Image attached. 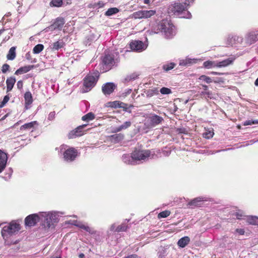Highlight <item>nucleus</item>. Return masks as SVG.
Instances as JSON below:
<instances>
[{
	"label": "nucleus",
	"instance_id": "obj_30",
	"mask_svg": "<svg viewBox=\"0 0 258 258\" xmlns=\"http://www.w3.org/2000/svg\"><path fill=\"white\" fill-rule=\"evenodd\" d=\"M144 19L151 18L156 14L155 10H143Z\"/></svg>",
	"mask_w": 258,
	"mask_h": 258
},
{
	"label": "nucleus",
	"instance_id": "obj_51",
	"mask_svg": "<svg viewBox=\"0 0 258 258\" xmlns=\"http://www.w3.org/2000/svg\"><path fill=\"white\" fill-rule=\"evenodd\" d=\"M112 104L114 107H123L122 105H125V103L117 101L113 102Z\"/></svg>",
	"mask_w": 258,
	"mask_h": 258
},
{
	"label": "nucleus",
	"instance_id": "obj_35",
	"mask_svg": "<svg viewBox=\"0 0 258 258\" xmlns=\"http://www.w3.org/2000/svg\"><path fill=\"white\" fill-rule=\"evenodd\" d=\"M95 118V115L92 112H89L87 114L84 115L82 117V119L85 121H89L92 120Z\"/></svg>",
	"mask_w": 258,
	"mask_h": 258
},
{
	"label": "nucleus",
	"instance_id": "obj_21",
	"mask_svg": "<svg viewBox=\"0 0 258 258\" xmlns=\"http://www.w3.org/2000/svg\"><path fill=\"white\" fill-rule=\"evenodd\" d=\"M24 99L25 101V108L28 109L33 102L32 96L30 92H26L24 94Z\"/></svg>",
	"mask_w": 258,
	"mask_h": 258
},
{
	"label": "nucleus",
	"instance_id": "obj_55",
	"mask_svg": "<svg viewBox=\"0 0 258 258\" xmlns=\"http://www.w3.org/2000/svg\"><path fill=\"white\" fill-rule=\"evenodd\" d=\"M132 90L131 89H127L124 92L122 93V95L123 97L126 96L128 94L131 93Z\"/></svg>",
	"mask_w": 258,
	"mask_h": 258
},
{
	"label": "nucleus",
	"instance_id": "obj_20",
	"mask_svg": "<svg viewBox=\"0 0 258 258\" xmlns=\"http://www.w3.org/2000/svg\"><path fill=\"white\" fill-rule=\"evenodd\" d=\"M131 125L132 122L130 121H126L120 126L114 127L113 128V132L117 133L121 131L125 130L130 127Z\"/></svg>",
	"mask_w": 258,
	"mask_h": 258
},
{
	"label": "nucleus",
	"instance_id": "obj_56",
	"mask_svg": "<svg viewBox=\"0 0 258 258\" xmlns=\"http://www.w3.org/2000/svg\"><path fill=\"white\" fill-rule=\"evenodd\" d=\"M235 232L238 233L239 235H243L245 233V231L243 229H236L235 230Z\"/></svg>",
	"mask_w": 258,
	"mask_h": 258
},
{
	"label": "nucleus",
	"instance_id": "obj_63",
	"mask_svg": "<svg viewBox=\"0 0 258 258\" xmlns=\"http://www.w3.org/2000/svg\"><path fill=\"white\" fill-rule=\"evenodd\" d=\"M211 74H213V75H218L219 74L217 72H212L211 73Z\"/></svg>",
	"mask_w": 258,
	"mask_h": 258
},
{
	"label": "nucleus",
	"instance_id": "obj_54",
	"mask_svg": "<svg viewBox=\"0 0 258 258\" xmlns=\"http://www.w3.org/2000/svg\"><path fill=\"white\" fill-rule=\"evenodd\" d=\"M23 86V83L22 81L20 80V81H18V82L17 83V87L18 89H19V90L22 89Z\"/></svg>",
	"mask_w": 258,
	"mask_h": 258
},
{
	"label": "nucleus",
	"instance_id": "obj_37",
	"mask_svg": "<svg viewBox=\"0 0 258 258\" xmlns=\"http://www.w3.org/2000/svg\"><path fill=\"white\" fill-rule=\"evenodd\" d=\"M132 17L133 18L135 19H144V15H143V10L139 11L134 12L132 14Z\"/></svg>",
	"mask_w": 258,
	"mask_h": 258
},
{
	"label": "nucleus",
	"instance_id": "obj_32",
	"mask_svg": "<svg viewBox=\"0 0 258 258\" xmlns=\"http://www.w3.org/2000/svg\"><path fill=\"white\" fill-rule=\"evenodd\" d=\"M64 43L62 40H58L55 42H54L52 44V49L53 50H58L63 46Z\"/></svg>",
	"mask_w": 258,
	"mask_h": 258
},
{
	"label": "nucleus",
	"instance_id": "obj_45",
	"mask_svg": "<svg viewBox=\"0 0 258 258\" xmlns=\"http://www.w3.org/2000/svg\"><path fill=\"white\" fill-rule=\"evenodd\" d=\"M235 215L238 219H243L244 218V217H246L244 212L240 210H238L237 212H236L235 214Z\"/></svg>",
	"mask_w": 258,
	"mask_h": 258
},
{
	"label": "nucleus",
	"instance_id": "obj_15",
	"mask_svg": "<svg viewBox=\"0 0 258 258\" xmlns=\"http://www.w3.org/2000/svg\"><path fill=\"white\" fill-rule=\"evenodd\" d=\"M116 87V86L113 83H106L102 86V91L104 95H110L114 91Z\"/></svg>",
	"mask_w": 258,
	"mask_h": 258
},
{
	"label": "nucleus",
	"instance_id": "obj_58",
	"mask_svg": "<svg viewBox=\"0 0 258 258\" xmlns=\"http://www.w3.org/2000/svg\"><path fill=\"white\" fill-rule=\"evenodd\" d=\"M202 87L204 88V90L208 91V86L205 85H202Z\"/></svg>",
	"mask_w": 258,
	"mask_h": 258
},
{
	"label": "nucleus",
	"instance_id": "obj_33",
	"mask_svg": "<svg viewBox=\"0 0 258 258\" xmlns=\"http://www.w3.org/2000/svg\"><path fill=\"white\" fill-rule=\"evenodd\" d=\"M139 76V74L134 73L127 75L124 79L125 82H130L136 79Z\"/></svg>",
	"mask_w": 258,
	"mask_h": 258
},
{
	"label": "nucleus",
	"instance_id": "obj_26",
	"mask_svg": "<svg viewBox=\"0 0 258 258\" xmlns=\"http://www.w3.org/2000/svg\"><path fill=\"white\" fill-rule=\"evenodd\" d=\"M196 62V59L189 58H186L184 59H181L179 61V65L182 66H188L191 64Z\"/></svg>",
	"mask_w": 258,
	"mask_h": 258
},
{
	"label": "nucleus",
	"instance_id": "obj_28",
	"mask_svg": "<svg viewBox=\"0 0 258 258\" xmlns=\"http://www.w3.org/2000/svg\"><path fill=\"white\" fill-rule=\"evenodd\" d=\"M124 138V135L122 134H114L110 137L111 141L114 143H118Z\"/></svg>",
	"mask_w": 258,
	"mask_h": 258
},
{
	"label": "nucleus",
	"instance_id": "obj_53",
	"mask_svg": "<svg viewBox=\"0 0 258 258\" xmlns=\"http://www.w3.org/2000/svg\"><path fill=\"white\" fill-rule=\"evenodd\" d=\"M55 114L54 111L51 112L48 115V119L50 120H52L55 117Z\"/></svg>",
	"mask_w": 258,
	"mask_h": 258
},
{
	"label": "nucleus",
	"instance_id": "obj_2",
	"mask_svg": "<svg viewBox=\"0 0 258 258\" xmlns=\"http://www.w3.org/2000/svg\"><path fill=\"white\" fill-rule=\"evenodd\" d=\"M157 29L167 39L172 38L175 35L174 26L167 20H163L158 25Z\"/></svg>",
	"mask_w": 258,
	"mask_h": 258
},
{
	"label": "nucleus",
	"instance_id": "obj_49",
	"mask_svg": "<svg viewBox=\"0 0 258 258\" xmlns=\"http://www.w3.org/2000/svg\"><path fill=\"white\" fill-rule=\"evenodd\" d=\"M204 137L206 139H210L213 137L214 133L213 132L209 131L204 134Z\"/></svg>",
	"mask_w": 258,
	"mask_h": 258
},
{
	"label": "nucleus",
	"instance_id": "obj_41",
	"mask_svg": "<svg viewBox=\"0 0 258 258\" xmlns=\"http://www.w3.org/2000/svg\"><path fill=\"white\" fill-rule=\"evenodd\" d=\"M199 79L201 81H204L207 83H210L212 82V79L207 76L202 75L199 78Z\"/></svg>",
	"mask_w": 258,
	"mask_h": 258
},
{
	"label": "nucleus",
	"instance_id": "obj_61",
	"mask_svg": "<svg viewBox=\"0 0 258 258\" xmlns=\"http://www.w3.org/2000/svg\"><path fill=\"white\" fill-rule=\"evenodd\" d=\"M144 2L146 4H149L150 2V0H144Z\"/></svg>",
	"mask_w": 258,
	"mask_h": 258
},
{
	"label": "nucleus",
	"instance_id": "obj_57",
	"mask_svg": "<svg viewBox=\"0 0 258 258\" xmlns=\"http://www.w3.org/2000/svg\"><path fill=\"white\" fill-rule=\"evenodd\" d=\"M25 57H26V58L28 60H31V54L29 52H27L26 54V55H25Z\"/></svg>",
	"mask_w": 258,
	"mask_h": 258
},
{
	"label": "nucleus",
	"instance_id": "obj_36",
	"mask_svg": "<svg viewBox=\"0 0 258 258\" xmlns=\"http://www.w3.org/2000/svg\"><path fill=\"white\" fill-rule=\"evenodd\" d=\"M247 222L252 225H258V217L255 216H249L247 217Z\"/></svg>",
	"mask_w": 258,
	"mask_h": 258
},
{
	"label": "nucleus",
	"instance_id": "obj_18",
	"mask_svg": "<svg viewBox=\"0 0 258 258\" xmlns=\"http://www.w3.org/2000/svg\"><path fill=\"white\" fill-rule=\"evenodd\" d=\"M257 39V35L254 32H250L247 34L245 40L246 43L251 44L256 41Z\"/></svg>",
	"mask_w": 258,
	"mask_h": 258
},
{
	"label": "nucleus",
	"instance_id": "obj_34",
	"mask_svg": "<svg viewBox=\"0 0 258 258\" xmlns=\"http://www.w3.org/2000/svg\"><path fill=\"white\" fill-rule=\"evenodd\" d=\"M159 93L158 88H154L152 89H149L147 91L146 94L148 97H151L155 95H157Z\"/></svg>",
	"mask_w": 258,
	"mask_h": 258
},
{
	"label": "nucleus",
	"instance_id": "obj_5",
	"mask_svg": "<svg viewBox=\"0 0 258 258\" xmlns=\"http://www.w3.org/2000/svg\"><path fill=\"white\" fill-rule=\"evenodd\" d=\"M163 117L155 114H151L145 119L144 125L147 128H152L163 121Z\"/></svg>",
	"mask_w": 258,
	"mask_h": 258
},
{
	"label": "nucleus",
	"instance_id": "obj_62",
	"mask_svg": "<svg viewBox=\"0 0 258 258\" xmlns=\"http://www.w3.org/2000/svg\"><path fill=\"white\" fill-rule=\"evenodd\" d=\"M84 256H85V255H84V254L83 253H80V254H79V257L80 258H83V257H84Z\"/></svg>",
	"mask_w": 258,
	"mask_h": 258
},
{
	"label": "nucleus",
	"instance_id": "obj_60",
	"mask_svg": "<svg viewBox=\"0 0 258 258\" xmlns=\"http://www.w3.org/2000/svg\"><path fill=\"white\" fill-rule=\"evenodd\" d=\"M254 85L256 86H258V78L256 79V80L254 82Z\"/></svg>",
	"mask_w": 258,
	"mask_h": 258
},
{
	"label": "nucleus",
	"instance_id": "obj_38",
	"mask_svg": "<svg viewBox=\"0 0 258 258\" xmlns=\"http://www.w3.org/2000/svg\"><path fill=\"white\" fill-rule=\"evenodd\" d=\"M44 46L41 44H38L34 46L33 49V52L35 54H38L43 50Z\"/></svg>",
	"mask_w": 258,
	"mask_h": 258
},
{
	"label": "nucleus",
	"instance_id": "obj_17",
	"mask_svg": "<svg viewBox=\"0 0 258 258\" xmlns=\"http://www.w3.org/2000/svg\"><path fill=\"white\" fill-rule=\"evenodd\" d=\"M8 161L7 154L0 150V173L4 170Z\"/></svg>",
	"mask_w": 258,
	"mask_h": 258
},
{
	"label": "nucleus",
	"instance_id": "obj_6",
	"mask_svg": "<svg viewBox=\"0 0 258 258\" xmlns=\"http://www.w3.org/2000/svg\"><path fill=\"white\" fill-rule=\"evenodd\" d=\"M20 229V225L16 222H12L9 225L5 226L2 230V235L4 238L7 235H11L18 232Z\"/></svg>",
	"mask_w": 258,
	"mask_h": 258
},
{
	"label": "nucleus",
	"instance_id": "obj_3",
	"mask_svg": "<svg viewBox=\"0 0 258 258\" xmlns=\"http://www.w3.org/2000/svg\"><path fill=\"white\" fill-rule=\"evenodd\" d=\"M41 217L43 220L42 226L45 229H49L53 224V223L58 221V215L55 212H42Z\"/></svg>",
	"mask_w": 258,
	"mask_h": 258
},
{
	"label": "nucleus",
	"instance_id": "obj_7",
	"mask_svg": "<svg viewBox=\"0 0 258 258\" xmlns=\"http://www.w3.org/2000/svg\"><path fill=\"white\" fill-rule=\"evenodd\" d=\"M150 154L151 152L148 150H135L133 152V158L137 164L138 161H145L150 156Z\"/></svg>",
	"mask_w": 258,
	"mask_h": 258
},
{
	"label": "nucleus",
	"instance_id": "obj_64",
	"mask_svg": "<svg viewBox=\"0 0 258 258\" xmlns=\"http://www.w3.org/2000/svg\"><path fill=\"white\" fill-rule=\"evenodd\" d=\"M4 31V29L0 30V35L3 33Z\"/></svg>",
	"mask_w": 258,
	"mask_h": 258
},
{
	"label": "nucleus",
	"instance_id": "obj_19",
	"mask_svg": "<svg viewBox=\"0 0 258 258\" xmlns=\"http://www.w3.org/2000/svg\"><path fill=\"white\" fill-rule=\"evenodd\" d=\"M16 80L14 77H10L7 78L6 80L7 92L11 91L16 83Z\"/></svg>",
	"mask_w": 258,
	"mask_h": 258
},
{
	"label": "nucleus",
	"instance_id": "obj_27",
	"mask_svg": "<svg viewBox=\"0 0 258 258\" xmlns=\"http://www.w3.org/2000/svg\"><path fill=\"white\" fill-rule=\"evenodd\" d=\"M233 61V59L231 58H228L226 59L221 61H217L218 68L225 67L231 64Z\"/></svg>",
	"mask_w": 258,
	"mask_h": 258
},
{
	"label": "nucleus",
	"instance_id": "obj_12",
	"mask_svg": "<svg viewBox=\"0 0 258 258\" xmlns=\"http://www.w3.org/2000/svg\"><path fill=\"white\" fill-rule=\"evenodd\" d=\"M102 63L106 67V68L103 70V72L110 70L115 64L113 56L110 54L106 55L102 59Z\"/></svg>",
	"mask_w": 258,
	"mask_h": 258
},
{
	"label": "nucleus",
	"instance_id": "obj_39",
	"mask_svg": "<svg viewBox=\"0 0 258 258\" xmlns=\"http://www.w3.org/2000/svg\"><path fill=\"white\" fill-rule=\"evenodd\" d=\"M118 11V9L116 8H110L106 12L105 15L110 16L113 14H116Z\"/></svg>",
	"mask_w": 258,
	"mask_h": 258
},
{
	"label": "nucleus",
	"instance_id": "obj_29",
	"mask_svg": "<svg viewBox=\"0 0 258 258\" xmlns=\"http://www.w3.org/2000/svg\"><path fill=\"white\" fill-rule=\"evenodd\" d=\"M203 66L205 68L211 69L214 67H218L217 61L208 60L204 62Z\"/></svg>",
	"mask_w": 258,
	"mask_h": 258
},
{
	"label": "nucleus",
	"instance_id": "obj_4",
	"mask_svg": "<svg viewBox=\"0 0 258 258\" xmlns=\"http://www.w3.org/2000/svg\"><path fill=\"white\" fill-rule=\"evenodd\" d=\"M99 77L98 72L94 73L93 75L89 74L84 79V88L82 93L88 92L95 85Z\"/></svg>",
	"mask_w": 258,
	"mask_h": 258
},
{
	"label": "nucleus",
	"instance_id": "obj_24",
	"mask_svg": "<svg viewBox=\"0 0 258 258\" xmlns=\"http://www.w3.org/2000/svg\"><path fill=\"white\" fill-rule=\"evenodd\" d=\"M190 242V238L188 236H184L179 239L177 245L181 248L185 247Z\"/></svg>",
	"mask_w": 258,
	"mask_h": 258
},
{
	"label": "nucleus",
	"instance_id": "obj_14",
	"mask_svg": "<svg viewBox=\"0 0 258 258\" xmlns=\"http://www.w3.org/2000/svg\"><path fill=\"white\" fill-rule=\"evenodd\" d=\"M210 199L207 197H198L189 202L187 206L191 208H194L196 207H200L202 205V202L204 201H208Z\"/></svg>",
	"mask_w": 258,
	"mask_h": 258
},
{
	"label": "nucleus",
	"instance_id": "obj_1",
	"mask_svg": "<svg viewBox=\"0 0 258 258\" xmlns=\"http://www.w3.org/2000/svg\"><path fill=\"white\" fill-rule=\"evenodd\" d=\"M188 5L186 3H175L170 5L168 13L180 18L190 19L191 14L187 11Z\"/></svg>",
	"mask_w": 258,
	"mask_h": 258
},
{
	"label": "nucleus",
	"instance_id": "obj_9",
	"mask_svg": "<svg viewBox=\"0 0 258 258\" xmlns=\"http://www.w3.org/2000/svg\"><path fill=\"white\" fill-rule=\"evenodd\" d=\"M78 156V152L74 148H70L63 153L64 160L67 162L74 161Z\"/></svg>",
	"mask_w": 258,
	"mask_h": 258
},
{
	"label": "nucleus",
	"instance_id": "obj_43",
	"mask_svg": "<svg viewBox=\"0 0 258 258\" xmlns=\"http://www.w3.org/2000/svg\"><path fill=\"white\" fill-rule=\"evenodd\" d=\"M170 214V212L169 211H168V210H165V211H164L163 212H160L158 215V217L159 218H166L168 216H169Z\"/></svg>",
	"mask_w": 258,
	"mask_h": 258
},
{
	"label": "nucleus",
	"instance_id": "obj_23",
	"mask_svg": "<svg viewBox=\"0 0 258 258\" xmlns=\"http://www.w3.org/2000/svg\"><path fill=\"white\" fill-rule=\"evenodd\" d=\"M122 160L123 162L127 164L135 165L136 164L134 159L133 158V153L131 156L127 154H124L122 156Z\"/></svg>",
	"mask_w": 258,
	"mask_h": 258
},
{
	"label": "nucleus",
	"instance_id": "obj_10",
	"mask_svg": "<svg viewBox=\"0 0 258 258\" xmlns=\"http://www.w3.org/2000/svg\"><path fill=\"white\" fill-rule=\"evenodd\" d=\"M64 23L65 21L63 18L58 17L55 19V21L52 24L46 28V31H48L49 30L52 31L56 29L60 30L62 29Z\"/></svg>",
	"mask_w": 258,
	"mask_h": 258
},
{
	"label": "nucleus",
	"instance_id": "obj_44",
	"mask_svg": "<svg viewBox=\"0 0 258 258\" xmlns=\"http://www.w3.org/2000/svg\"><path fill=\"white\" fill-rule=\"evenodd\" d=\"M159 91L163 95H168L172 93L170 89L166 87H162Z\"/></svg>",
	"mask_w": 258,
	"mask_h": 258
},
{
	"label": "nucleus",
	"instance_id": "obj_48",
	"mask_svg": "<svg viewBox=\"0 0 258 258\" xmlns=\"http://www.w3.org/2000/svg\"><path fill=\"white\" fill-rule=\"evenodd\" d=\"M253 124H258L257 119L246 120L243 123V125L244 126L251 125Z\"/></svg>",
	"mask_w": 258,
	"mask_h": 258
},
{
	"label": "nucleus",
	"instance_id": "obj_46",
	"mask_svg": "<svg viewBox=\"0 0 258 258\" xmlns=\"http://www.w3.org/2000/svg\"><path fill=\"white\" fill-rule=\"evenodd\" d=\"M200 95L205 98H211L212 92L209 91H204L201 92L200 93Z\"/></svg>",
	"mask_w": 258,
	"mask_h": 258
},
{
	"label": "nucleus",
	"instance_id": "obj_8",
	"mask_svg": "<svg viewBox=\"0 0 258 258\" xmlns=\"http://www.w3.org/2000/svg\"><path fill=\"white\" fill-rule=\"evenodd\" d=\"M40 220L43 222L41 213L39 214H33L28 216L25 219V225L28 226H33Z\"/></svg>",
	"mask_w": 258,
	"mask_h": 258
},
{
	"label": "nucleus",
	"instance_id": "obj_59",
	"mask_svg": "<svg viewBox=\"0 0 258 258\" xmlns=\"http://www.w3.org/2000/svg\"><path fill=\"white\" fill-rule=\"evenodd\" d=\"M114 228H115V224H113L110 227V230L111 231H113L114 229Z\"/></svg>",
	"mask_w": 258,
	"mask_h": 258
},
{
	"label": "nucleus",
	"instance_id": "obj_42",
	"mask_svg": "<svg viewBox=\"0 0 258 258\" xmlns=\"http://www.w3.org/2000/svg\"><path fill=\"white\" fill-rule=\"evenodd\" d=\"M175 63H172V62H171L169 63H167V64L163 65V69L166 71H168L172 69L173 68H174V67H175Z\"/></svg>",
	"mask_w": 258,
	"mask_h": 258
},
{
	"label": "nucleus",
	"instance_id": "obj_47",
	"mask_svg": "<svg viewBox=\"0 0 258 258\" xmlns=\"http://www.w3.org/2000/svg\"><path fill=\"white\" fill-rule=\"evenodd\" d=\"M127 229V226L125 224H122L119 226H118L116 230L115 231L117 232H121V231H125Z\"/></svg>",
	"mask_w": 258,
	"mask_h": 258
},
{
	"label": "nucleus",
	"instance_id": "obj_16",
	"mask_svg": "<svg viewBox=\"0 0 258 258\" xmlns=\"http://www.w3.org/2000/svg\"><path fill=\"white\" fill-rule=\"evenodd\" d=\"M72 224L82 229L85 230L86 231L89 232L90 234L94 233V231L92 228H91L88 225L83 224L80 221L75 220L73 222Z\"/></svg>",
	"mask_w": 258,
	"mask_h": 258
},
{
	"label": "nucleus",
	"instance_id": "obj_22",
	"mask_svg": "<svg viewBox=\"0 0 258 258\" xmlns=\"http://www.w3.org/2000/svg\"><path fill=\"white\" fill-rule=\"evenodd\" d=\"M34 68L33 65H29L24 67H22L18 69L15 73V75H18L26 73L30 71L31 69Z\"/></svg>",
	"mask_w": 258,
	"mask_h": 258
},
{
	"label": "nucleus",
	"instance_id": "obj_52",
	"mask_svg": "<svg viewBox=\"0 0 258 258\" xmlns=\"http://www.w3.org/2000/svg\"><path fill=\"white\" fill-rule=\"evenodd\" d=\"M9 97L7 95L5 96L3 99L2 104L0 105V107H2L9 100Z\"/></svg>",
	"mask_w": 258,
	"mask_h": 258
},
{
	"label": "nucleus",
	"instance_id": "obj_25",
	"mask_svg": "<svg viewBox=\"0 0 258 258\" xmlns=\"http://www.w3.org/2000/svg\"><path fill=\"white\" fill-rule=\"evenodd\" d=\"M35 125H38L37 122L36 121H31L30 122L25 123L24 125H22L20 127V130L23 131L30 130L33 128Z\"/></svg>",
	"mask_w": 258,
	"mask_h": 258
},
{
	"label": "nucleus",
	"instance_id": "obj_11",
	"mask_svg": "<svg viewBox=\"0 0 258 258\" xmlns=\"http://www.w3.org/2000/svg\"><path fill=\"white\" fill-rule=\"evenodd\" d=\"M86 126V124L80 125L75 130L71 131L68 134V138L69 139H74L82 136L85 132L83 130Z\"/></svg>",
	"mask_w": 258,
	"mask_h": 258
},
{
	"label": "nucleus",
	"instance_id": "obj_31",
	"mask_svg": "<svg viewBox=\"0 0 258 258\" xmlns=\"http://www.w3.org/2000/svg\"><path fill=\"white\" fill-rule=\"evenodd\" d=\"M15 47H12L8 52V54H7V57L8 59L9 60H13L16 57V52H15Z\"/></svg>",
	"mask_w": 258,
	"mask_h": 258
},
{
	"label": "nucleus",
	"instance_id": "obj_13",
	"mask_svg": "<svg viewBox=\"0 0 258 258\" xmlns=\"http://www.w3.org/2000/svg\"><path fill=\"white\" fill-rule=\"evenodd\" d=\"M130 48L136 51H142L146 48V45L141 41L134 40L130 43Z\"/></svg>",
	"mask_w": 258,
	"mask_h": 258
},
{
	"label": "nucleus",
	"instance_id": "obj_40",
	"mask_svg": "<svg viewBox=\"0 0 258 258\" xmlns=\"http://www.w3.org/2000/svg\"><path fill=\"white\" fill-rule=\"evenodd\" d=\"M62 5V0H52L50 3V6L55 7H60Z\"/></svg>",
	"mask_w": 258,
	"mask_h": 258
},
{
	"label": "nucleus",
	"instance_id": "obj_50",
	"mask_svg": "<svg viewBox=\"0 0 258 258\" xmlns=\"http://www.w3.org/2000/svg\"><path fill=\"white\" fill-rule=\"evenodd\" d=\"M10 66L7 63L3 64L2 68V72L3 73L5 74L9 70Z\"/></svg>",
	"mask_w": 258,
	"mask_h": 258
}]
</instances>
